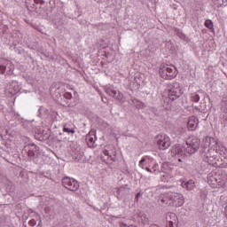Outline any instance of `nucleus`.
<instances>
[{
  "label": "nucleus",
  "mask_w": 227,
  "mask_h": 227,
  "mask_svg": "<svg viewBox=\"0 0 227 227\" xmlns=\"http://www.w3.org/2000/svg\"><path fill=\"white\" fill-rule=\"evenodd\" d=\"M52 98L63 107H70V100H72V93L61 91V88H57L52 94Z\"/></svg>",
  "instance_id": "f257e3e1"
},
{
  "label": "nucleus",
  "mask_w": 227,
  "mask_h": 227,
  "mask_svg": "<svg viewBox=\"0 0 227 227\" xmlns=\"http://www.w3.org/2000/svg\"><path fill=\"white\" fill-rule=\"evenodd\" d=\"M25 151L27 153V157L34 164H40L42 162V153L40 147L35 143H29L25 145Z\"/></svg>",
  "instance_id": "f03ea898"
},
{
  "label": "nucleus",
  "mask_w": 227,
  "mask_h": 227,
  "mask_svg": "<svg viewBox=\"0 0 227 227\" xmlns=\"http://www.w3.org/2000/svg\"><path fill=\"white\" fill-rule=\"evenodd\" d=\"M200 152L204 162H210V159L215 157L214 153V144L207 143V138L203 141Z\"/></svg>",
  "instance_id": "7ed1b4c3"
},
{
  "label": "nucleus",
  "mask_w": 227,
  "mask_h": 227,
  "mask_svg": "<svg viewBox=\"0 0 227 227\" xmlns=\"http://www.w3.org/2000/svg\"><path fill=\"white\" fill-rule=\"evenodd\" d=\"M159 74L162 79H165L166 81H171L172 79H175L176 75L178 74V70H176V67L174 66L168 67V65L160 66L159 69Z\"/></svg>",
  "instance_id": "20e7f679"
},
{
  "label": "nucleus",
  "mask_w": 227,
  "mask_h": 227,
  "mask_svg": "<svg viewBox=\"0 0 227 227\" xmlns=\"http://www.w3.org/2000/svg\"><path fill=\"white\" fill-rule=\"evenodd\" d=\"M187 152L190 155L196 153L201 146V140L196 137H191L185 141Z\"/></svg>",
  "instance_id": "39448f33"
},
{
  "label": "nucleus",
  "mask_w": 227,
  "mask_h": 227,
  "mask_svg": "<svg viewBox=\"0 0 227 227\" xmlns=\"http://www.w3.org/2000/svg\"><path fill=\"white\" fill-rule=\"evenodd\" d=\"M154 140L159 150H168L171 146V138L166 134H158Z\"/></svg>",
  "instance_id": "423d86ee"
},
{
  "label": "nucleus",
  "mask_w": 227,
  "mask_h": 227,
  "mask_svg": "<svg viewBox=\"0 0 227 227\" xmlns=\"http://www.w3.org/2000/svg\"><path fill=\"white\" fill-rule=\"evenodd\" d=\"M62 185L65 189L72 191L73 192H77L80 187L79 181L70 176H64L62 178Z\"/></svg>",
  "instance_id": "0eeeda50"
},
{
  "label": "nucleus",
  "mask_w": 227,
  "mask_h": 227,
  "mask_svg": "<svg viewBox=\"0 0 227 227\" xmlns=\"http://www.w3.org/2000/svg\"><path fill=\"white\" fill-rule=\"evenodd\" d=\"M183 93L184 91H182V87H180V83L174 82L168 90V98L171 102H175L176 98H180V97H182Z\"/></svg>",
  "instance_id": "6e6552de"
},
{
  "label": "nucleus",
  "mask_w": 227,
  "mask_h": 227,
  "mask_svg": "<svg viewBox=\"0 0 227 227\" xmlns=\"http://www.w3.org/2000/svg\"><path fill=\"white\" fill-rule=\"evenodd\" d=\"M166 200L172 201L174 207H182L184 205V195L176 192H168L165 194Z\"/></svg>",
  "instance_id": "1a4fd4ad"
},
{
  "label": "nucleus",
  "mask_w": 227,
  "mask_h": 227,
  "mask_svg": "<svg viewBox=\"0 0 227 227\" xmlns=\"http://www.w3.org/2000/svg\"><path fill=\"white\" fill-rule=\"evenodd\" d=\"M207 143H210V145H213V153L215 155V153H218V155H221L222 157H226V147L219 145L215 138L207 137Z\"/></svg>",
  "instance_id": "9d476101"
},
{
  "label": "nucleus",
  "mask_w": 227,
  "mask_h": 227,
  "mask_svg": "<svg viewBox=\"0 0 227 227\" xmlns=\"http://www.w3.org/2000/svg\"><path fill=\"white\" fill-rule=\"evenodd\" d=\"M200 113H207V111H210V109H212V102H210V96L204 94V98L202 102H200Z\"/></svg>",
  "instance_id": "9b49d317"
},
{
  "label": "nucleus",
  "mask_w": 227,
  "mask_h": 227,
  "mask_svg": "<svg viewBox=\"0 0 227 227\" xmlns=\"http://www.w3.org/2000/svg\"><path fill=\"white\" fill-rule=\"evenodd\" d=\"M6 68H8L9 71L13 70V64L12 63V61L6 59H0V74H2V75L5 74Z\"/></svg>",
  "instance_id": "f8f14e48"
},
{
  "label": "nucleus",
  "mask_w": 227,
  "mask_h": 227,
  "mask_svg": "<svg viewBox=\"0 0 227 227\" xmlns=\"http://www.w3.org/2000/svg\"><path fill=\"white\" fill-rule=\"evenodd\" d=\"M7 91L11 95H17L19 91H20V85H19V82L12 81L7 85Z\"/></svg>",
  "instance_id": "ddd939ff"
},
{
  "label": "nucleus",
  "mask_w": 227,
  "mask_h": 227,
  "mask_svg": "<svg viewBox=\"0 0 227 227\" xmlns=\"http://www.w3.org/2000/svg\"><path fill=\"white\" fill-rule=\"evenodd\" d=\"M200 123V121L198 119V117L192 116L189 119L188 121V129L189 130H196V129L198 128V125Z\"/></svg>",
  "instance_id": "4468645a"
},
{
  "label": "nucleus",
  "mask_w": 227,
  "mask_h": 227,
  "mask_svg": "<svg viewBox=\"0 0 227 227\" xmlns=\"http://www.w3.org/2000/svg\"><path fill=\"white\" fill-rule=\"evenodd\" d=\"M174 33H176V36H178V38H180V40H183L184 42H186L187 43H188V42H191V39H189V37L185 34H184V31H182V29L174 27Z\"/></svg>",
  "instance_id": "2eb2a0df"
},
{
  "label": "nucleus",
  "mask_w": 227,
  "mask_h": 227,
  "mask_svg": "<svg viewBox=\"0 0 227 227\" xmlns=\"http://www.w3.org/2000/svg\"><path fill=\"white\" fill-rule=\"evenodd\" d=\"M104 155H106L107 159L106 160L104 157H101L103 162H106V164H113V162H116V157H113V155L109 153V151L105 150Z\"/></svg>",
  "instance_id": "dca6fc26"
},
{
  "label": "nucleus",
  "mask_w": 227,
  "mask_h": 227,
  "mask_svg": "<svg viewBox=\"0 0 227 227\" xmlns=\"http://www.w3.org/2000/svg\"><path fill=\"white\" fill-rule=\"evenodd\" d=\"M182 187H184V189H187L188 191H194V189H196V183L194 180L190 179L187 182H183Z\"/></svg>",
  "instance_id": "f3484780"
},
{
  "label": "nucleus",
  "mask_w": 227,
  "mask_h": 227,
  "mask_svg": "<svg viewBox=\"0 0 227 227\" xmlns=\"http://www.w3.org/2000/svg\"><path fill=\"white\" fill-rule=\"evenodd\" d=\"M105 91L107 95H109V97H113V98H114V97H116V95L118 94L116 89L113 85L106 86L105 88Z\"/></svg>",
  "instance_id": "a211bd4d"
},
{
  "label": "nucleus",
  "mask_w": 227,
  "mask_h": 227,
  "mask_svg": "<svg viewBox=\"0 0 227 227\" xmlns=\"http://www.w3.org/2000/svg\"><path fill=\"white\" fill-rule=\"evenodd\" d=\"M187 153H189V152H187V147L185 146H179L176 150V154L177 157H186Z\"/></svg>",
  "instance_id": "6ab92c4d"
},
{
  "label": "nucleus",
  "mask_w": 227,
  "mask_h": 227,
  "mask_svg": "<svg viewBox=\"0 0 227 227\" xmlns=\"http://www.w3.org/2000/svg\"><path fill=\"white\" fill-rule=\"evenodd\" d=\"M130 100L137 109H145V103L141 102V100L136 98L135 97H131Z\"/></svg>",
  "instance_id": "aec40b11"
},
{
  "label": "nucleus",
  "mask_w": 227,
  "mask_h": 227,
  "mask_svg": "<svg viewBox=\"0 0 227 227\" xmlns=\"http://www.w3.org/2000/svg\"><path fill=\"white\" fill-rule=\"evenodd\" d=\"M4 184L7 192H13L15 191V186L12 181L6 179Z\"/></svg>",
  "instance_id": "412c9836"
},
{
  "label": "nucleus",
  "mask_w": 227,
  "mask_h": 227,
  "mask_svg": "<svg viewBox=\"0 0 227 227\" xmlns=\"http://www.w3.org/2000/svg\"><path fill=\"white\" fill-rule=\"evenodd\" d=\"M21 120H22V121H21L22 127L24 129H26V130H28V132L33 130V122H31L29 121H24L23 118Z\"/></svg>",
  "instance_id": "4be33fe9"
},
{
  "label": "nucleus",
  "mask_w": 227,
  "mask_h": 227,
  "mask_svg": "<svg viewBox=\"0 0 227 227\" xmlns=\"http://www.w3.org/2000/svg\"><path fill=\"white\" fill-rule=\"evenodd\" d=\"M176 166H180V168H182L184 166V164H185V157L184 156H176Z\"/></svg>",
  "instance_id": "5701e85b"
},
{
  "label": "nucleus",
  "mask_w": 227,
  "mask_h": 227,
  "mask_svg": "<svg viewBox=\"0 0 227 227\" xmlns=\"http://www.w3.org/2000/svg\"><path fill=\"white\" fill-rule=\"evenodd\" d=\"M95 139H97L96 136L94 137H92L90 135L86 136V143H87L89 148H91V146H93V145H95Z\"/></svg>",
  "instance_id": "b1692460"
},
{
  "label": "nucleus",
  "mask_w": 227,
  "mask_h": 227,
  "mask_svg": "<svg viewBox=\"0 0 227 227\" xmlns=\"http://www.w3.org/2000/svg\"><path fill=\"white\" fill-rule=\"evenodd\" d=\"M204 26L211 30V33H214V22L211 20H206L205 23H204Z\"/></svg>",
  "instance_id": "393cba45"
},
{
  "label": "nucleus",
  "mask_w": 227,
  "mask_h": 227,
  "mask_svg": "<svg viewBox=\"0 0 227 227\" xmlns=\"http://www.w3.org/2000/svg\"><path fill=\"white\" fill-rule=\"evenodd\" d=\"M220 109L222 113H227V98L222 100Z\"/></svg>",
  "instance_id": "a878e982"
},
{
  "label": "nucleus",
  "mask_w": 227,
  "mask_h": 227,
  "mask_svg": "<svg viewBox=\"0 0 227 227\" xmlns=\"http://www.w3.org/2000/svg\"><path fill=\"white\" fill-rule=\"evenodd\" d=\"M63 132H67V134H75V129H70V128L67 127V125H64Z\"/></svg>",
  "instance_id": "bb28decb"
},
{
  "label": "nucleus",
  "mask_w": 227,
  "mask_h": 227,
  "mask_svg": "<svg viewBox=\"0 0 227 227\" xmlns=\"http://www.w3.org/2000/svg\"><path fill=\"white\" fill-rule=\"evenodd\" d=\"M191 100L192 102H200V94L198 93L192 94Z\"/></svg>",
  "instance_id": "cd10ccee"
},
{
  "label": "nucleus",
  "mask_w": 227,
  "mask_h": 227,
  "mask_svg": "<svg viewBox=\"0 0 227 227\" xmlns=\"http://www.w3.org/2000/svg\"><path fill=\"white\" fill-rule=\"evenodd\" d=\"M114 98H116V100H119V102H121L123 100V93L118 92V94L115 95Z\"/></svg>",
  "instance_id": "c85d7f7f"
},
{
  "label": "nucleus",
  "mask_w": 227,
  "mask_h": 227,
  "mask_svg": "<svg viewBox=\"0 0 227 227\" xmlns=\"http://www.w3.org/2000/svg\"><path fill=\"white\" fill-rule=\"evenodd\" d=\"M107 4L109 6H116V4H118V0H107Z\"/></svg>",
  "instance_id": "c756f323"
},
{
  "label": "nucleus",
  "mask_w": 227,
  "mask_h": 227,
  "mask_svg": "<svg viewBox=\"0 0 227 227\" xmlns=\"http://www.w3.org/2000/svg\"><path fill=\"white\" fill-rule=\"evenodd\" d=\"M145 162H146V158H145V157H143V158L141 159V160L139 161V163H138L139 168H142V169L145 168L144 166H143V163H145Z\"/></svg>",
  "instance_id": "7c9ffc66"
},
{
  "label": "nucleus",
  "mask_w": 227,
  "mask_h": 227,
  "mask_svg": "<svg viewBox=\"0 0 227 227\" xmlns=\"http://www.w3.org/2000/svg\"><path fill=\"white\" fill-rule=\"evenodd\" d=\"M28 224H29V226H32V227L36 226V220L31 219V220L28 222Z\"/></svg>",
  "instance_id": "2f4dec72"
},
{
  "label": "nucleus",
  "mask_w": 227,
  "mask_h": 227,
  "mask_svg": "<svg viewBox=\"0 0 227 227\" xmlns=\"http://www.w3.org/2000/svg\"><path fill=\"white\" fill-rule=\"evenodd\" d=\"M35 4H44L45 0H34Z\"/></svg>",
  "instance_id": "473e14b6"
},
{
  "label": "nucleus",
  "mask_w": 227,
  "mask_h": 227,
  "mask_svg": "<svg viewBox=\"0 0 227 227\" xmlns=\"http://www.w3.org/2000/svg\"><path fill=\"white\" fill-rule=\"evenodd\" d=\"M170 219H173V221H176L177 217L175 213H170L169 215Z\"/></svg>",
  "instance_id": "72a5a7b5"
},
{
  "label": "nucleus",
  "mask_w": 227,
  "mask_h": 227,
  "mask_svg": "<svg viewBox=\"0 0 227 227\" xmlns=\"http://www.w3.org/2000/svg\"><path fill=\"white\" fill-rule=\"evenodd\" d=\"M43 109V106L39 107L38 111H37V116H39V118H42V110Z\"/></svg>",
  "instance_id": "f704fd0d"
},
{
  "label": "nucleus",
  "mask_w": 227,
  "mask_h": 227,
  "mask_svg": "<svg viewBox=\"0 0 227 227\" xmlns=\"http://www.w3.org/2000/svg\"><path fill=\"white\" fill-rule=\"evenodd\" d=\"M174 226H175V222H173L172 220L168 221L167 227H174Z\"/></svg>",
  "instance_id": "c9c22d12"
},
{
  "label": "nucleus",
  "mask_w": 227,
  "mask_h": 227,
  "mask_svg": "<svg viewBox=\"0 0 227 227\" xmlns=\"http://www.w3.org/2000/svg\"><path fill=\"white\" fill-rule=\"evenodd\" d=\"M145 169L147 170L148 173H155V171H156V169L152 170V168H150L148 167H145Z\"/></svg>",
  "instance_id": "e433bc0d"
},
{
  "label": "nucleus",
  "mask_w": 227,
  "mask_h": 227,
  "mask_svg": "<svg viewBox=\"0 0 227 227\" xmlns=\"http://www.w3.org/2000/svg\"><path fill=\"white\" fill-rule=\"evenodd\" d=\"M139 196H141V192H137L135 197V201L137 203L139 201Z\"/></svg>",
  "instance_id": "4c0bfd02"
},
{
  "label": "nucleus",
  "mask_w": 227,
  "mask_h": 227,
  "mask_svg": "<svg viewBox=\"0 0 227 227\" xmlns=\"http://www.w3.org/2000/svg\"><path fill=\"white\" fill-rule=\"evenodd\" d=\"M120 227H134V225H127L125 223H121Z\"/></svg>",
  "instance_id": "58836bf2"
},
{
  "label": "nucleus",
  "mask_w": 227,
  "mask_h": 227,
  "mask_svg": "<svg viewBox=\"0 0 227 227\" xmlns=\"http://www.w3.org/2000/svg\"><path fill=\"white\" fill-rule=\"evenodd\" d=\"M35 139H38V141H43V137H36Z\"/></svg>",
  "instance_id": "ea45409f"
},
{
  "label": "nucleus",
  "mask_w": 227,
  "mask_h": 227,
  "mask_svg": "<svg viewBox=\"0 0 227 227\" xmlns=\"http://www.w3.org/2000/svg\"><path fill=\"white\" fill-rule=\"evenodd\" d=\"M160 201V203H165L166 205L168 204V202L166 201V199H161Z\"/></svg>",
  "instance_id": "a19ab883"
},
{
  "label": "nucleus",
  "mask_w": 227,
  "mask_h": 227,
  "mask_svg": "<svg viewBox=\"0 0 227 227\" xmlns=\"http://www.w3.org/2000/svg\"><path fill=\"white\" fill-rule=\"evenodd\" d=\"M14 116L15 118H20V114H19V113H14Z\"/></svg>",
  "instance_id": "79ce46f5"
},
{
  "label": "nucleus",
  "mask_w": 227,
  "mask_h": 227,
  "mask_svg": "<svg viewBox=\"0 0 227 227\" xmlns=\"http://www.w3.org/2000/svg\"><path fill=\"white\" fill-rule=\"evenodd\" d=\"M27 212H28L29 214H34V213H35V211H34L32 208H29V209L27 210Z\"/></svg>",
  "instance_id": "37998d69"
},
{
  "label": "nucleus",
  "mask_w": 227,
  "mask_h": 227,
  "mask_svg": "<svg viewBox=\"0 0 227 227\" xmlns=\"http://www.w3.org/2000/svg\"><path fill=\"white\" fill-rule=\"evenodd\" d=\"M96 1V3H104V1H106V0H95Z\"/></svg>",
  "instance_id": "c03bdc74"
},
{
  "label": "nucleus",
  "mask_w": 227,
  "mask_h": 227,
  "mask_svg": "<svg viewBox=\"0 0 227 227\" xmlns=\"http://www.w3.org/2000/svg\"><path fill=\"white\" fill-rule=\"evenodd\" d=\"M161 181H162V182H166V176H163L161 177Z\"/></svg>",
  "instance_id": "a18cd8bd"
},
{
  "label": "nucleus",
  "mask_w": 227,
  "mask_h": 227,
  "mask_svg": "<svg viewBox=\"0 0 227 227\" xmlns=\"http://www.w3.org/2000/svg\"><path fill=\"white\" fill-rule=\"evenodd\" d=\"M50 4H52V3H53V4H54V0H50Z\"/></svg>",
  "instance_id": "49530a36"
},
{
  "label": "nucleus",
  "mask_w": 227,
  "mask_h": 227,
  "mask_svg": "<svg viewBox=\"0 0 227 227\" xmlns=\"http://www.w3.org/2000/svg\"><path fill=\"white\" fill-rule=\"evenodd\" d=\"M46 17H49V19H51V13H47Z\"/></svg>",
  "instance_id": "de8ad7c7"
},
{
  "label": "nucleus",
  "mask_w": 227,
  "mask_h": 227,
  "mask_svg": "<svg viewBox=\"0 0 227 227\" xmlns=\"http://www.w3.org/2000/svg\"><path fill=\"white\" fill-rule=\"evenodd\" d=\"M33 8H34L35 10H36V7L35 6V4H33Z\"/></svg>",
  "instance_id": "09e8293b"
},
{
  "label": "nucleus",
  "mask_w": 227,
  "mask_h": 227,
  "mask_svg": "<svg viewBox=\"0 0 227 227\" xmlns=\"http://www.w3.org/2000/svg\"><path fill=\"white\" fill-rule=\"evenodd\" d=\"M38 226H41V223H39Z\"/></svg>",
  "instance_id": "8fccbe9b"
},
{
  "label": "nucleus",
  "mask_w": 227,
  "mask_h": 227,
  "mask_svg": "<svg viewBox=\"0 0 227 227\" xmlns=\"http://www.w3.org/2000/svg\"><path fill=\"white\" fill-rule=\"evenodd\" d=\"M25 227H27V226L25 225Z\"/></svg>",
  "instance_id": "3c124183"
}]
</instances>
